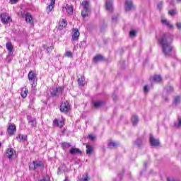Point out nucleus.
<instances>
[{
	"instance_id": "obj_8",
	"label": "nucleus",
	"mask_w": 181,
	"mask_h": 181,
	"mask_svg": "<svg viewBox=\"0 0 181 181\" xmlns=\"http://www.w3.org/2000/svg\"><path fill=\"white\" fill-rule=\"evenodd\" d=\"M72 37L71 42H77L78 41V37H80V31L78 28H72Z\"/></svg>"
},
{
	"instance_id": "obj_37",
	"label": "nucleus",
	"mask_w": 181,
	"mask_h": 181,
	"mask_svg": "<svg viewBox=\"0 0 181 181\" xmlns=\"http://www.w3.org/2000/svg\"><path fill=\"white\" fill-rule=\"evenodd\" d=\"M175 127H177V128H181V117H178V124H175Z\"/></svg>"
},
{
	"instance_id": "obj_53",
	"label": "nucleus",
	"mask_w": 181,
	"mask_h": 181,
	"mask_svg": "<svg viewBox=\"0 0 181 181\" xmlns=\"http://www.w3.org/2000/svg\"><path fill=\"white\" fill-rule=\"evenodd\" d=\"M120 179H122V174L118 175Z\"/></svg>"
},
{
	"instance_id": "obj_40",
	"label": "nucleus",
	"mask_w": 181,
	"mask_h": 181,
	"mask_svg": "<svg viewBox=\"0 0 181 181\" xmlns=\"http://www.w3.org/2000/svg\"><path fill=\"white\" fill-rule=\"evenodd\" d=\"M80 49H84V41H81L79 44Z\"/></svg>"
},
{
	"instance_id": "obj_34",
	"label": "nucleus",
	"mask_w": 181,
	"mask_h": 181,
	"mask_svg": "<svg viewBox=\"0 0 181 181\" xmlns=\"http://www.w3.org/2000/svg\"><path fill=\"white\" fill-rule=\"evenodd\" d=\"M65 57L73 59V52H71V51H66L65 52Z\"/></svg>"
},
{
	"instance_id": "obj_6",
	"label": "nucleus",
	"mask_w": 181,
	"mask_h": 181,
	"mask_svg": "<svg viewBox=\"0 0 181 181\" xmlns=\"http://www.w3.org/2000/svg\"><path fill=\"white\" fill-rule=\"evenodd\" d=\"M0 18L1 19L2 23L4 25H8L9 22H12V18H11V16H8L7 13H2L0 15Z\"/></svg>"
},
{
	"instance_id": "obj_11",
	"label": "nucleus",
	"mask_w": 181,
	"mask_h": 181,
	"mask_svg": "<svg viewBox=\"0 0 181 181\" xmlns=\"http://www.w3.org/2000/svg\"><path fill=\"white\" fill-rule=\"evenodd\" d=\"M27 119H28V124H30L32 128L36 127V125H37L36 118L32 117L31 116H27Z\"/></svg>"
},
{
	"instance_id": "obj_12",
	"label": "nucleus",
	"mask_w": 181,
	"mask_h": 181,
	"mask_svg": "<svg viewBox=\"0 0 181 181\" xmlns=\"http://www.w3.org/2000/svg\"><path fill=\"white\" fill-rule=\"evenodd\" d=\"M150 144L152 146H159L160 145V143L159 142V139H156L153 138V136L152 134H150Z\"/></svg>"
},
{
	"instance_id": "obj_47",
	"label": "nucleus",
	"mask_w": 181,
	"mask_h": 181,
	"mask_svg": "<svg viewBox=\"0 0 181 181\" xmlns=\"http://www.w3.org/2000/svg\"><path fill=\"white\" fill-rule=\"evenodd\" d=\"M52 49H53V47H52V46H51L50 47H48V48L47 49L48 53H49V52H51V50H52Z\"/></svg>"
},
{
	"instance_id": "obj_16",
	"label": "nucleus",
	"mask_w": 181,
	"mask_h": 181,
	"mask_svg": "<svg viewBox=\"0 0 181 181\" xmlns=\"http://www.w3.org/2000/svg\"><path fill=\"white\" fill-rule=\"evenodd\" d=\"M133 7H134V5L132 4V1L129 0H126V3H125L126 11H131V9H132Z\"/></svg>"
},
{
	"instance_id": "obj_26",
	"label": "nucleus",
	"mask_w": 181,
	"mask_h": 181,
	"mask_svg": "<svg viewBox=\"0 0 181 181\" xmlns=\"http://www.w3.org/2000/svg\"><path fill=\"white\" fill-rule=\"evenodd\" d=\"M78 84L82 87L84 86V84H86V78H84V76H81V78L78 79Z\"/></svg>"
},
{
	"instance_id": "obj_32",
	"label": "nucleus",
	"mask_w": 181,
	"mask_h": 181,
	"mask_svg": "<svg viewBox=\"0 0 181 181\" xmlns=\"http://www.w3.org/2000/svg\"><path fill=\"white\" fill-rule=\"evenodd\" d=\"M103 57L102 55H98L93 57V62L97 63V62H100V60H103Z\"/></svg>"
},
{
	"instance_id": "obj_33",
	"label": "nucleus",
	"mask_w": 181,
	"mask_h": 181,
	"mask_svg": "<svg viewBox=\"0 0 181 181\" xmlns=\"http://www.w3.org/2000/svg\"><path fill=\"white\" fill-rule=\"evenodd\" d=\"M165 91H167V93H173V87L172 86H167L165 88Z\"/></svg>"
},
{
	"instance_id": "obj_29",
	"label": "nucleus",
	"mask_w": 181,
	"mask_h": 181,
	"mask_svg": "<svg viewBox=\"0 0 181 181\" xmlns=\"http://www.w3.org/2000/svg\"><path fill=\"white\" fill-rule=\"evenodd\" d=\"M153 80L156 83H160V81H162V76L160 75H155L153 78Z\"/></svg>"
},
{
	"instance_id": "obj_31",
	"label": "nucleus",
	"mask_w": 181,
	"mask_h": 181,
	"mask_svg": "<svg viewBox=\"0 0 181 181\" xmlns=\"http://www.w3.org/2000/svg\"><path fill=\"white\" fill-rule=\"evenodd\" d=\"M103 104H104V102L103 101H95L94 102L93 105L95 108H100Z\"/></svg>"
},
{
	"instance_id": "obj_48",
	"label": "nucleus",
	"mask_w": 181,
	"mask_h": 181,
	"mask_svg": "<svg viewBox=\"0 0 181 181\" xmlns=\"http://www.w3.org/2000/svg\"><path fill=\"white\" fill-rule=\"evenodd\" d=\"M57 175H62V169L60 168H58Z\"/></svg>"
},
{
	"instance_id": "obj_14",
	"label": "nucleus",
	"mask_w": 181,
	"mask_h": 181,
	"mask_svg": "<svg viewBox=\"0 0 181 181\" xmlns=\"http://www.w3.org/2000/svg\"><path fill=\"white\" fill-rule=\"evenodd\" d=\"M69 153L71 155H81L82 152L81 150H80V148L71 147L69 150Z\"/></svg>"
},
{
	"instance_id": "obj_18",
	"label": "nucleus",
	"mask_w": 181,
	"mask_h": 181,
	"mask_svg": "<svg viewBox=\"0 0 181 181\" xmlns=\"http://www.w3.org/2000/svg\"><path fill=\"white\" fill-rule=\"evenodd\" d=\"M66 26H67V20L66 19H62V21H59V30H63L64 28H66Z\"/></svg>"
},
{
	"instance_id": "obj_52",
	"label": "nucleus",
	"mask_w": 181,
	"mask_h": 181,
	"mask_svg": "<svg viewBox=\"0 0 181 181\" xmlns=\"http://www.w3.org/2000/svg\"><path fill=\"white\" fill-rule=\"evenodd\" d=\"M165 101L166 103H168V101H169V98H165Z\"/></svg>"
},
{
	"instance_id": "obj_17",
	"label": "nucleus",
	"mask_w": 181,
	"mask_h": 181,
	"mask_svg": "<svg viewBox=\"0 0 181 181\" xmlns=\"http://www.w3.org/2000/svg\"><path fill=\"white\" fill-rule=\"evenodd\" d=\"M25 22H27V23H33V17H32L30 13H25Z\"/></svg>"
},
{
	"instance_id": "obj_36",
	"label": "nucleus",
	"mask_w": 181,
	"mask_h": 181,
	"mask_svg": "<svg viewBox=\"0 0 181 181\" xmlns=\"http://www.w3.org/2000/svg\"><path fill=\"white\" fill-rule=\"evenodd\" d=\"M168 14L170 15V16H175V15H177V11L170 10V11H168Z\"/></svg>"
},
{
	"instance_id": "obj_5",
	"label": "nucleus",
	"mask_w": 181,
	"mask_h": 181,
	"mask_svg": "<svg viewBox=\"0 0 181 181\" xmlns=\"http://www.w3.org/2000/svg\"><path fill=\"white\" fill-rule=\"evenodd\" d=\"M5 155L9 160H12L16 155V151L13 148H7L5 153Z\"/></svg>"
},
{
	"instance_id": "obj_21",
	"label": "nucleus",
	"mask_w": 181,
	"mask_h": 181,
	"mask_svg": "<svg viewBox=\"0 0 181 181\" xmlns=\"http://www.w3.org/2000/svg\"><path fill=\"white\" fill-rule=\"evenodd\" d=\"M18 142H22V141H28V135L18 134L16 137Z\"/></svg>"
},
{
	"instance_id": "obj_24",
	"label": "nucleus",
	"mask_w": 181,
	"mask_h": 181,
	"mask_svg": "<svg viewBox=\"0 0 181 181\" xmlns=\"http://www.w3.org/2000/svg\"><path fill=\"white\" fill-rule=\"evenodd\" d=\"M181 103V96L177 95L174 98V101L173 103V105H179V104Z\"/></svg>"
},
{
	"instance_id": "obj_13",
	"label": "nucleus",
	"mask_w": 181,
	"mask_h": 181,
	"mask_svg": "<svg viewBox=\"0 0 181 181\" xmlns=\"http://www.w3.org/2000/svg\"><path fill=\"white\" fill-rule=\"evenodd\" d=\"M105 8L106 10L108 11V12H112V11H114L112 0H106Z\"/></svg>"
},
{
	"instance_id": "obj_2",
	"label": "nucleus",
	"mask_w": 181,
	"mask_h": 181,
	"mask_svg": "<svg viewBox=\"0 0 181 181\" xmlns=\"http://www.w3.org/2000/svg\"><path fill=\"white\" fill-rule=\"evenodd\" d=\"M83 9L81 11V16L83 18H87L88 16H90V14L91 13V7L90 6V3L87 1H83L81 3Z\"/></svg>"
},
{
	"instance_id": "obj_4",
	"label": "nucleus",
	"mask_w": 181,
	"mask_h": 181,
	"mask_svg": "<svg viewBox=\"0 0 181 181\" xmlns=\"http://www.w3.org/2000/svg\"><path fill=\"white\" fill-rule=\"evenodd\" d=\"M44 165L42 161H33V163H30L29 165V169L30 170H36L37 168H43Z\"/></svg>"
},
{
	"instance_id": "obj_44",
	"label": "nucleus",
	"mask_w": 181,
	"mask_h": 181,
	"mask_svg": "<svg viewBox=\"0 0 181 181\" xmlns=\"http://www.w3.org/2000/svg\"><path fill=\"white\" fill-rule=\"evenodd\" d=\"M39 181H50V178H49V177H44V178L40 180Z\"/></svg>"
},
{
	"instance_id": "obj_20",
	"label": "nucleus",
	"mask_w": 181,
	"mask_h": 181,
	"mask_svg": "<svg viewBox=\"0 0 181 181\" xmlns=\"http://www.w3.org/2000/svg\"><path fill=\"white\" fill-rule=\"evenodd\" d=\"M53 124L55 127H59V128H63V125H64V122H63V120L59 122L58 119H55L54 120Z\"/></svg>"
},
{
	"instance_id": "obj_10",
	"label": "nucleus",
	"mask_w": 181,
	"mask_h": 181,
	"mask_svg": "<svg viewBox=\"0 0 181 181\" xmlns=\"http://www.w3.org/2000/svg\"><path fill=\"white\" fill-rule=\"evenodd\" d=\"M63 90H64L63 87H59L55 89H53L51 92L52 97H56L57 94H62L63 93Z\"/></svg>"
},
{
	"instance_id": "obj_54",
	"label": "nucleus",
	"mask_w": 181,
	"mask_h": 181,
	"mask_svg": "<svg viewBox=\"0 0 181 181\" xmlns=\"http://www.w3.org/2000/svg\"><path fill=\"white\" fill-rule=\"evenodd\" d=\"M177 2L180 3L181 0H177Z\"/></svg>"
},
{
	"instance_id": "obj_15",
	"label": "nucleus",
	"mask_w": 181,
	"mask_h": 181,
	"mask_svg": "<svg viewBox=\"0 0 181 181\" xmlns=\"http://www.w3.org/2000/svg\"><path fill=\"white\" fill-rule=\"evenodd\" d=\"M145 144V142H144V140L141 138H138L135 141H134V145L135 146H137V148H142L144 145Z\"/></svg>"
},
{
	"instance_id": "obj_27",
	"label": "nucleus",
	"mask_w": 181,
	"mask_h": 181,
	"mask_svg": "<svg viewBox=\"0 0 181 181\" xmlns=\"http://www.w3.org/2000/svg\"><path fill=\"white\" fill-rule=\"evenodd\" d=\"M118 145H119V144L117 142L110 141L107 144V146L110 149H112V148H117V146H118Z\"/></svg>"
},
{
	"instance_id": "obj_42",
	"label": "nucleus",
	"mask_w": 181,
	"mask_h": 181,
	"mask_svg": "<svg viewBox=\"0 0 181 181\" xmlns=\"http://www.w3.org/2000/svg\"><path fill=\"white\" fill-rule=\"evenodd\" d=\"M144 93H148L149 89H148V85L144 86Z\"/></svg>"
},
{
	"instance_id": "obj_7",
	"label": "nucleus",
	"mask_w": 181,
	"mask_h": 181,
	"mask_svg": "<svg viewBox=\"0 0 181 181\" xmlns=\"http://www.w3.org/2000/svg\"><path fill=\"white\" fill-rule=\"evenodd\" d=\"M59 110L61 112H69V110H70V103H69V101L62 102Z\"/></svg>"
},
{
	"instance_id": "obj_28",
	"label": "nucleus",
	"mask_w": 181,
	"mask_h": 181,
	"mask_svg": "<svg viewBox=\"0 0 181 181\" xmlns=\"http://www.w3.org/2000/svg\"><path fill=\"white\" fill-rule=\"evenodd\" d=\"M132 122L134 127L137 125L138 122H139V119H138V116L136 115L133 116L132 118Z\"/></svg>"
},
{
	"instance_id": "obj_38",
	"label": "nucleus",
	"mask_w": 181,
	"mask_h": 181,
	"mask_svg": "<svg viewBox=\"0 0 181 181\" xmlns=\"http://www.w3.org/2000/svg\"><path fill=\"white\" fill-rule=\"evenodd\" d=\"M136 35V31H135V30H132V31H130V33H129V35L132 37H134V36H135Z\"/></svg>"
},
{
	"instance_id": "obj_49",
	"label": "nucleus",
	"mask_w": 181,
	"mask_h": 181,
	"mask_svg": "<svg viewBox=\"0 0 181 181\" xmlns=\"http://www.w3.org/2000/svg\"><path fill=\"white\" fill-rule=\"evenodd\" d=\"M162 23H165V25H167L168 23V21H166V19H163L161 21Z\"/></svg>"
},
{
	"instance_id": "obj_1",
	"label": "nucleus",
	"mask_w": 181,
	"mask_h": 181,
	"mask_svg": "<svg viewBox=\"0 0 181 181\" xmlns=\"http://www.w3.org/2000/svg\"><path fill=\"white\" fill-rule=\"evenodd\" d=\"M173 42V35L170 33L163 34L160 38L158 39V43L162 48V52L165 57L172 56V50L173 47L172 42Z\"/></svg>"
},
{
	"instance_id": "obj_30",
	"label": "nucleus",
	"mask_w": 181,
	"mask_h": 181,
	"mask_svg": "<svg viewBox=\"0 0 181 181\" xmlns=\"http://www.w3.org/2000/svg\"><path fill=\"white\" fill-rule=\"evenodd\" d=\"M86 155H89V156L93 155V146H86Z\"/></svg>"
},
{
	"instance_id": "obj_51",
	"label": "nucleus",
	"mask_w": 181,
	"mask_h": 181,
	"mask_svg": "<svg viewBox=\"0 0 181 181\" xmlns=\"http://www.w3.org/2000/svg\"><path fill=\"white\" fill-rule=\"evenodd\" d=\"M112 97L114 101H115V100H117V96H115V95H112Z\"/></svg>"
},
{
	"instance_id": "obj_41",
	"label": "nucleus",
	"mask_w": 181,
	"mask_h": 181,
	"mask_svg": "<svg viewBox=\"0 0 181 181\" xmlns=\"http://www.w3.org/2000/svg\"><path fill=\"white\" fill-rule=\"evenodd\" d=\"M162 6H163L162 2L158 3V5H157V8H158V9H159V10H161V9H162Z\"/></svg>"
},
{
	"instance_id": "obj_25",
	"label": "nucleus",
	"mask_w": 181,
	"mask_h": 181,
	"mask_svg": "<svg viewBox=\"0 0 181 181\" xmlns=\"http://www.w3.org/2000/svg\"><path fill=\"white\" fill-rule=\"evenodd\" d=\"M6 47L7 50L11 53L13 52V45H12V43L11 42H8L6 45Z\"/></svg>"
},
{
	"instance_id": "obj_23",
	"label": "nucleus",
	"mask_w": 181,
	"mask_h": 181,
	"mask_svg": "<svg viewBox=\"0 0 181 181\" xmlns=\"http://www.w3.org/2000/svg\"><path fill=\"white\" fill-rule=\"evenodd\" d=\"M65 8L66 10V12L68 13V15H73V6L70 5L69 6V4H66V6H65Z\"/></svg>"
},
{
	"instance_id": "obj_9",
	"label": "nucleus",
	"mask_w": 181,
	"mask_h": 181,
	"mask_svg": "<svg viewBox=\"0 0 181 181\" xmlns=\"http://www.w3.org/2000/svg\"><path fill=\"white\" fill-rule=\"evenodd\" d=\"M16 132V126L10 123L7 129V134L9 135V136H12V135H13Z\"/></svg>"
},
{
	"instance_id": "obj_45",
	"label": "nucleus",
	"mask_w": 181,
	"mask_h": 181,
	"mask_svg": "<svg viewBox=\"0 0 181 181\" xmlns=\"http://www.w3.org/2000/svg\"><path fill=\"white\" fill-rule=\"evenodd\" d=\"M19 0H10V2L12 5L16 4Z\"/></svg>"
},
{
	"instance_id": "obj_39",
	"label": "nucleus",
	"mask_w": 181,
	"mask_h": 181,
	"mask_svg": "<svg viewBox=\"0 0 181 181\" xmlns=\"http://www.w3.org/2000/svg\"><path fill=\"white\" fill-rule=\"evenodd\" d=\"M88 138H89V139H91V141H95V136H94L92 134H89Z\"/></svg>"
},
{
	"instance_id": "obj_43",
	"label": "nucleus",
	"mask_w": 181,
	"mask_h": 181,
	"mask_svg": "<svg viewBox=\"0 0 181 181\" xmlns=\"http://www.w3.org/2000/svg\"><path fill=\"white\" fill-rule=\"evenodd\" d=\"M118 19V17L116 16H114L112 17V22H117V20Z\"/></svg>"
},
{
	"instance_id": "obj_55",
	"label": "nucleus",
	"mask_w": 181,
	"mask_h": 181,
	"mask_svg": "<svg viewBox=\"0 0 181 181\" xmlns=\"http://www.w3.org/2000/svg\"><path fill=\"white\" fill-rule=\"evenodd\" d=\"M1 146H2V144L0 143V148H1Z\"/></svg>"
},
{
	"instance_id": "obj_22",
	"label": "nucleus",
	"mask_w": 181,
	"mask_h": 181,
	"mask_svg": "<svg viewBox=\"0 0 181 181\" xmlns=\"http://www.w3.org/2000/svg\"><path fill=\"white\" fill-rule=\"evenodd\" d=\"M56 4V0H51L50 4L47 6V12L49 13L51 11H53V5Z\"/></svg>"
},
{
	"instance_id": "obj_35",
	"label": "nucleus",
	"mask_w": 181,
	"mask_h": 181,
	"mask_svg": "<svg viewBox=\"0 0 181 181\" xmlns=\"http://www.w3.org/2000/svg\"><path fill=\"white\" fill-rule=\"evenodd\" d=\"M62 146L63 149H66L67 148H70V146H71V144H70V143L64 142L62 143Z\"/></svg>"
},
{
	"instance_id": "obj_46",
	"label": "nucleus",
	"mask_w": 181,
	"mask_h": 181,
	"mask_svg": "<svg viewBox=\"0 0 181 181\" xmlns=\"http://www.w3.org/2000/svg\"><path fill=\"white\" fill-rule=\"evenodd\" d=\"M176 26L177 29L181 30V23H177Z\"/></svg>"
},
{
	"instance_id": "obj_50",
	"label": "nucleus",
	"mask_w": 181,
	"mask_h": 181,
	"mask_svg": "<svg viewBox=\"0 0 181 181\" xmlns=\"http://www.w3.org/2000/svg\"><path fill=\"white\" fill-rule=\"evenodd\" d=\"M166 25H167V26H168V28H173V25L170 24L169 23H167Z\"/></svg>"
},
{
	"instance_id": "obj_19",
	"label": "nucleus",
	"mask_w": 181,
	"mask_h": 181,
	"mask_svg": "<svg viewBox=\"0 0 181 181\" xmlns=\"http://www.w3.org/2000/svg\"><path fill=\"white\" fill-rule=\"evenodd\" d=\"M28 93H29V90H28L26 86L21 88V95L23 98H26V97H28Z\"/></svg>"
},
{
	"instance_id": "obj_3",
	"label": "nucleus",
	"mask_w": 181,
	"mask_h": 181,
	"mask_svg": "<svg viewBox=\"0 0 181 181\" xmlns=\"http://www.w3.org/2000/svg\"><path fill=\"white\" fill-rule=\"evenodd\" d=\"M28 80L33 82L31 83L32 87L36 86L37 84V75L36 73L33 72V71H30L28 73Z\"/></svg>"
}]
</instances>
